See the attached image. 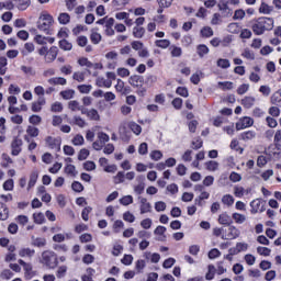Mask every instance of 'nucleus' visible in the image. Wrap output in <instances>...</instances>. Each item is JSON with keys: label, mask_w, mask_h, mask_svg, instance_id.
Returning a JSON list of instances; mask_svg holds the SVG:
<instances>
[{"label": "nucleus", "mask_w": 281, "mask_h": 281, "mask_svg": "<svg viewBox=\"0 0 281 281\" xmlns=\"http://www.w3.org/2000/svg\"><path fill=\"white\" fill-rule=\"evenodd\" d=\"M251 126H254V119L244 116L236 123V131H245V128H251Z\"/></svg>", "instance_id": "nucleus-8"}, {"label": "nucleus", "mask_w": 281, "mask_h": 281, "mask_svg": "<svg viewBox=\"0 0 281 281\" xmlns=\"http://www.w3.org/2000/svg\"><path fill=\"white\" fill-rule=\"evenodd\" d=\"M113 229L115 234H120L124 229V222L122 220H116L113 224Z\"/></svg>", "instance_id": "nucleus-54"}, {"label": "nucleus", "mask_w": 281, "mask_h": 281, "mask_svg": "<svg viewBox=\"0 0 281 281\" xmlns=\"http://www.w3.org/2000/svg\"><path fill=\"white\" fill-rule=\"evenodd\" d=\"M176 93L178 95H181V98H188V95H190V92L188 91V88H186V87H178L176 90Z\"/></svg>", "instance_id": "nucleus-60"}, {"label": "nucleus", "mask_w": 281, "mask_h": 281, "mask_svg": "<svg viewBox=\"0 0 281 281\" xmlns=\"http://www.w3.org/2000/svg\"><path fill=\"white\" fill-rule=\"evenodd\" d=\"M155 45L160 49H168L170 47V40H156Z\"/></svg>", "instance_id": "nucleus-38"}, {"label": "nucleus", "mask_w": 281, "mask_h": 281, "mask_svg": "<svg viewBox=\"0 0 281 281\" xmlns=\"http://www.w3.org/2000/svg\"><path fill=\"white\" fill-rule=\"evenodd\" d=\"M68 109H70V111H81V113H87V109L80 105L78 101H70L68 103Z\"/></svg>", "instance_id": "nucleus-18"}, {"label": "nucleus", "mask_w": 281, "mask_h": 281, "mask_svg": "<svg viewBox=\"0 0 281 281\" xmlns=\"http://www.w3.org/2000/svg\"><path fill=\"white\" fill-rule=\"evenodd\" d=\"M269 30H273V19L271 18H259L252 24V32L256 36H261V34H265Z\"/></svg>", "instance_id": "nucleus-2"}, {"label": "nucleus", "mask_w": 281, "mask_h": 281, "mask_svg": "<svg viewBox=\"0 0 281 281\" xmlns=\"http://www.w3.org/2000/svg\"><path fill=\"white\" fill-rule=\"evenodd\" d=\"M52 25H54V16L47 12L41 13L37 21V30L44 32V34H49Z\"/></svg>", "instance_id": "nucleus-3"}, {"label": "nucleus", "mask_w": 281, "mask_h": 281, "mask_svg": "<svg viewBox=\"0 0 281 281\" xmlns=\"http://www.w3.org/2000/svg\"><path fill=\"white\" fill-rule=\"evenodd\" d=\"M155 236H159L157 240H166V226H157L154 231Z\"/></svg>", "instance_id": "nucleus-23"}, {"label": "nucleus", "mask_w": 281, "mask_h": 281, "mask_svg": "<svg viewBox=\"0 0 281 281\" xmlns=\"http://www.w3.org/2000/svg\"><path fill=\"white\" fill-rule=\"evenodd\" d=\"M234 196L232 194H225L222 196V203L224 205H227V207H232V205H234Z\"/></svg>", "instance_id": "nucleus-37"}, {"label": "nucleus", "mask_w": 281, "mask_h": 281, "mask_svg": "<svg viewBox=\"0 0 281 281\" xmlns=\"http://www.w3.org/2000/svg\"><path fill=\"white\" fill-rule=\"evenodd\" d=\"M271 104H276L277 106H281V90L274 92L270 98Z\"/></svg>", "instance_id": "nucleus-33"}, {"label": "nucleus", "mask_w": 281, "mask_h": 281, "mask_svg": "<svg viewBox=\"0 0 281 281\" xmlns=\"http://www.w3.org/2000/svg\"><path fill=\"white\" fill-rule=\"evenodd\" d=\"M249 192H251V189H244L240 186H235L234 187V195L237 199H243V196H245V194H249Z\"/></svg>", "instance_id": "nucleus-16"}, {"label": "nucleus", "mask_w": 281, "mask_h": 281, "mask_svg": "<svg viewBox=\"0 0 281 281\" xmlns=\"http://www.w3.org/2000/svg\"><path fill=\"white\" fill-rule=\"evenodd\" d=\"M249 249V244L245 241H239L235 245V247H232L228 249L229 254L237 255L243 254V251H247Z\"/></svg>", "instance_id": "nucleus-10"}, {"label": "nucleus", "mask_w": 281, "mask_h": 281, "mask_svg": "<svg viewBox=\"0 0 281 281\" xmlns=\"http://www.w3.org/2000/svg\"><path fill=\"white\" fill-rule=\"evenodd\" d=\"M10 216V211L8 210V206L0 202V221H8V217Z\"/></svg>", "instance_id": "nucleus-22"}, {"label": "nucleus", "mask_w": 281, "mask_h": 281, "mask_svg": "<svg viewBox=\"0 0 281 281\" xmlns=\"http://www.w3.org/2000/svg\"><path fill=\"white\" fill-rule=\"evenodd\" d=\"M243 58H246L247 60H254L256 58V55L254 52L249 48H245L241 53Z\"/></svg>", "instance_id": "nucleus-52"}, {"label": "nucleus", "mask_w": 281, "mask_h": 281, "mask_svg": "<svg viewBox=\"0 0 281 281\" xmlns=\"http://www.w3.org/2000/svg\"><path fill=\"white\" fill-rule=\"evenodd\" d=\"M36 181H38V171H33L30 175L27 190H32L36 186Z\"/></svg>", "instance_id": "nucleus-28"}, {"label": "nucleus", "mask_w": 281, "mask_h": 281, "mask_svg": "<svg viewBox=\"0 0 281 281\" xmlns=\"http://www.w3.org/2000/svg\"><path fill=\"white\" fill-rule=\"evenodd\" d=\"M170 49L172 58H181L183 54V49L181 47L172 45Z\"/></svg>", "instance_id": "nucleus-39"}, {"label": "nucleus", "mask_w": 281, "mask_h": 281, "mask_svg": "<svg viewBox=\"0 0 281 281\" xmlns=\"http://www.w3.org/2000/svg\"><path fill=\"white\" fill-rule=\"evenodd\" d=\"M244 260L249 267H254V265H256V256L251 254L245 255Z\"/></svg>", "instance_id": "nucleus-55"}, {"label": "nucleus", "mask_w": 281, "mask_h": 281, "mask_svg": "<svg viewBox=\"0 0 281 281\" xmlns=\"http://www.w3.org/2000/svg\"><path fill=\"white\" fill-rule=\"evenodd\" d=\"M232 218H233V221H235V223L237 225H243V223H245V221H247V216H245L240 213H233Z\"/></svg>", "instance_id": "nucleus-36"}, {"label": "nucleus", "mask_w": 281, "mask_h": 281, "mask_svg": "<svg viewBox=\"0 0 281 281\" xmlns=\"http://www.w3.org/2000/svg\"><path fill=\"white\" fill-rule=\"evenodd\" d=\"M23 139L14 137L11 143V155H13V157H19V155H21Z\"/></svg>", "instance_id": "nucleus-9"}, {"label": "nucleus", "mask_w": 281, "mask_h": 281, "mask_svg": "<svg viewBox=\"0 0 281 281\" xmlns=\"http://www.w3.org/2000/svg\"><path fill=\"white\" fill-rule=\"evenodd\" d=\"M72 144H74V146H82V144H85V137L80 134H77L72 138Z\"/></svg>", "instance_id": "nucleus-59"}, {"label": "nucleus", "mask_w": 281, "mask_h": 281, "mask_svg": "<svg viewBox=\"0 0 281 281\" xmlns=\"http://www.w3.org/2000/svg\"><path fill=\"white\" fill-rule=\"evenodd\" d=\"M47 82L48 85H52L54 87L56 86L65 87V85H67V79H65L64 77H53V78H49Z\"/></svg>", "instance_id": "nucleus-14"}, {"label": "nucleus", "mask_w": 281, "mask_h": 281, "mask_svg": "<svg viewBox=\"0 0 281 281\" xmlns=\"http://www.w3.org/2000/svg\"><path fill=\"white\" fill-rule=\"evenodd\" d=\"M47 104V101L45 100V97L37 98V101L32 103L31 111L33 113H41L43 111V106Z\"/></svg>", "instance_id": "nucleus-11"}, {"label": "nucleus", "mask_w": 281, "mask_h": 281, "mask_svg": "<svg viewBox=\"0 0 281 281\" xmlns=\"http://www.w3.org/2000/svg\"><path fill=\"white\" fill-rule=\"evenodd\" d=\"M266 205H267V202H265V200L255 199L250 202V213L262 214V212H265V210H267Z\"/></svg>", "instance_id": "nucleus-6"}, {"label": "nucleus", "mask_w": 281, "mask_h": 281, "mask_svg": "<svg viewBox=\"0 0 281 281\" xmlns=\"http://www.w3.org/2000/svg\"><path fill=\"white\" fill-rule=\"evenodd\" d=\"M82 115H87V117H89V120H92L94 122H98L100 120V114L98 113V110H95V109H91V110L86 109V113H82Z\"/></svg>", "instance_id": "nucleus-20"}, {"label": "nucleus", "mask_w": 281, "mask_h": 281, "mask_svg": "<svg viewBox=\"0 0 281 281\" xmlns=\"http://www.w3.org/2000/svg\"><path fill=\"white\" fill-rule=\"evenodd\" d=\"M33 220H34V223H36V225H43V223H45V214L34 213Z\"/></svg>", "instance_id": "nucleus-46"}, {"label": "nucleus", "mask_w": 281, "mask_h": 281, "mask_svg": "<svg viewBox=\"0 0 281 281\" xmlns=\"http://www.w3.org/2000/svg\"><path fill=\"white\" fill-rule=\"evenodd\" d=\"M125 181V173L124 171H119L116 173V176L113 177V182L115 183V186L120 184V183H124Z\"/></svg>", "instance_id": "nucleus-44"}, {"label": "nucleus", "mask_w": 281, "mask_h": 281, "mask_svg": "<svg viewBox=\"0 0 281 281\" xmlns=\"http://www.w3.org/2000/svg\"><path fill=\"white\" fill-rule=\"evenodd\" d=\"M276 116H267L266 123L269 128H276L278 126V121L274 119Z\"/></svg>", "instance_id": "nucleus-57"}, {"label": "nucleus", "mask_w": 281, "mask_h": 281, "mask_svg": "<svg viewBox=\"0 0 281 281\" xmlns=\"http://www.w3.org/2000/svg\"><path fill=\"white\" fill-rule=\"evenodd\" d=\"M36 254V250L31 249V248H22L19 251V256L21 258H32Z\"/></svg>", "instance_id": "nucleus-27"}, {"label": "nucleus", "mask_w": 281, "mask_h": 281, "mask_svg": "<svg viewBox=\"0 0 281 281\" xmlns=\"http://www.w3.org/2000/svg\"><path fill=\"white\" fill-rule=\"evenodd\" d=\"M196 54L200 58H203V56H207V54H210V48L207 45L200 44L196 46Z\"/></svg>", "instance_id": "nucleus-26"}, {"label": "nucleus", "mask_w": 281, "mask_h": 281, "mask_svg": "<svg viewBox=\"0 0 281 281\" xmlns=\"http://www.w3.org/2000/svg\"><path fill=\"white\" fill-rule=\"evenodd\" d=\"M240 236V229L234 225H228V228H224L222 240H236Z\"/></svg>", "instance_id": "nucleus-5"}, {"label": "nucleus", "mask_w": 281, "mask_h": 281, "mask_svg": "<svg viewBox=\"0 0 281 281\" xmlns=\"http://www.w3.org/2000/svg\"><path fill=\"white\" fill-rule=\"evenodd\" d=\"M46 144H48V146L50 148H55L56 150H60V142L56 138H52V136H48L46 138Z\"/></svg>", "instance_id": "nucleus-31"}, {"label": "nucleus", "mask_w": 281, "mask_h": 281, "mask_svg": "<svg viewBox=\"0 0 281 281\" xmlns=\"http://www.w3.org/2000/svg\"><path fill=\"white\" fill-rule=\"evenodd\" d=\"M65 173L68 175L69 177H76V175H78V171H76V166L66 165Z\"/></svg>", "instance_id": "nucleus-49"}, {"label": "nucleus", "mask_w": 281, "mask_h": 281, "mask_svg": "<svg viewBox=\"0 0 281 281\" xmlns=\"http://www.w3.org/2000/svg\"><path fill=\"white\" fill-rule=\"evenodd\" d=\"M32 0H19L18 9L24 11L30 8Z\"/></svg>", "instance_id": "nucleus-61"}, {"label": "nucleus", "mask_w": 281, "mask_h": 281, "mask_svg": "<svg viewBox=\"0 0 281 281\" xmlns=\"http://www.w3.org/2000/svg\"><path fill=\"white\" fill-rule=\"evenodd\" d=\"M120 203L121 205H125V206L133 204V195H125L121 198Z\"/></svg>", "instance_id": "nucleus-62"}, {"label": "nucleus", "mask_w": 281, "mask_h": 281, "mask_svg": "<svg viewBox=\"0 0 281 281\" xmlns=\"http://www.w3.org/2000/svg\"><path fill=\"white\" fill-rule=\"evenodd\" d=\"M115 90L119 93H126V88H124V82L122 81V79H117L115 85Z\"/></svg>", "instance_id": "nucleus-63"}, {"label": "nucleus", "mask_w": 281, "mask_h": 281, "mask_svg": "<svg viewBox=\"0 0 281 281\" xmlns=\"http://www.w3.org/2000/svg\"><path fill=\"white\" fill-rule=\"evenodd\" d=\"M26 136H24L25 142H27L30 144V137H38V127L29 125L26 128Z\"/></svg>", "instance_id": "nucleus-12"}, {"label": "nucleus", "mask_w": 281, "mask_h": 281, "mask_svg": "<svg viewBox=\"0 0 281 281\" xmlns=\"http://www.w3.org/2000/svg\"><path fill=\"white\" fill-rule=\"evenodd\" d=\"M132 34L134 38H144V34H146V29H144V26H134Z\"/></svg>", "instance_id": "nucleus-24"}, {"label": "nucleus", "mask_w": 281, "mask_h": 281, "mask_svg": "<svg viewBox=\"0 0 281 281\" xmlns=\"http://www.w3.org/2000/svg\"><path fill=\"white\" fill-rule=\"evenodd\" d=\"M138 205L140 214H150L153 212V204L144 196H138Z\"/></svg>", "instance_id": "nucleus-7"}, {"label": "nucleus", "mask_w": 281, "mask_h": 281, "mask_svg": "<svg viewBox=\"0 0 281 281\" xmlns=\"http://www.w3.org/2000/svg\"><path fill=\"white\" fill-rule=\"evenodd\" d=\"M217 67H220L221 69H229V67H232V64L229 63V59L220 58L217 60Z\"/></svg>", "instance_id": "nucleus-51"}, {"label": "nucleus", "mask_w": 281, "mask_h": 281, "mask_svg": "<svg viewBox=\"0 0 281 281\" xmlns=\"http://www.w3.org/2000/svg\"><path fill=\"white\" fill-rule=\"evenodd\" d=\"M31 245L33 247H45V245H47V239H45V237H32V241Z\"/></svg>", "instance_id": "nucleus-19"}, {"label": "nucleus", "mask_w": 281, "mask_h": 281, "mask_svg": "<svg viewBox=\"0 0 281 281\" xmlns=\"http://www.w3.org/2000/svg\"><path fill=\"white\" fill-rule=\"evenodd\" d=\"M57 21L60 25H68L71 21V15L69 13H59Z\"/></svg>", "instance_id": "nucleus-25"}, {"label": "nucleus", "mask_w": 281, "mask_h": 281, "mask_svg": "<svg viewBox=\"0 0 281 281\" xmlns=\"http://www.w3.org/2000/svg\"><path fill=\"white\" fill-rule=\"evenodd\" d=\"M128 82L132 87L137 88L142 87V82H144V80L142 79V77L134 75L130 77Z\"/></svg>", "instance_id": "nucleus-29"}, {"label": "nucleus", "mask_w": 281, "mask_h": 281, "mask_svg": "<svg viewBox=\"0 0 281 281\" xmlns=\"http://www.w3.org/2000/svg\"><path fill=\"white\" fill-rule=\"evenodd\" d=\"M205 167L210 172H216V170H218V162L215 160H210L205 162Z\"/></svg>", "instance_id": "nucleus-42"}, {"label": "nucleus", "mask_w": 281, "mask_h": 281, "mask_svg": "<svg viewBox=\"0 0 281 281\" xmlns=\"http://www.w3.org/2000/svg\"><path fill=\"white\" fill-rule=\"evenodd\" d=\"M217 87H220V89H223V91H229V90L234 89V82H232V81H220L217 83Z\"/></svg>", "instance_id": "nucleus-41"}, {"label": "nucleus", "mask_w": 281, "mask_h": 281, "mask_svg": "<svg viewBox=\"0 0 281 281\" xmlns=\"http://www.w3.org/2000/svg\"><path fill=\"white\" fill-rule=\"evenodd\" d=\"M34 42L37 45H43L42 47H40L37 49V54H38V56H43L45 63L50 64V63H54V60H56V58H58V47L57 46L47 47V43L49 45H54V43H56L55 37L36 34L34 36Z\"/></svg>", "instance_id": "nucleus-1"}, {"label": "nucleus", "mask_w": 281, "mask_h": 281, "mask_svg": "<svg viewBox=\"0 0 281 281\" xmlns=\"http://www.w3.org/2000/svg\"><path fill=\"white\" fill-rule=\"evenodd\" d=\"M207 270L205 276L206 280H214V276H216V267H214V265H209Z\"/></svg>", "instance_id": "nucleus-47"}, {"label": "nucleus", "mask_w": 281, "mask_h": 281, "mask_svg": "<svg viewBox=\"0 0 281 281\" xmlns=\"http://www.w3.org/2000/svg\"><path fill=\"white\" fill-rule=\"evenodd\" d=\"M41 262L48 269H56L58 267V256L50 250L43 251Z\"/></svg>", "instance_id": "nucleus-4"}, {"label": "nucleus", "mask_w": 281, "mask_h": 281, "mask_svg": "<svg viewBox=\"0 0 281 281\" xmlns=\"http://www.w3.org/2000/svg\"><path fill=\"white\" fill-rule=\"evenodd\" d=\"M200 34L203 38H210L211 36H214V31L210 26H204L201 31Z\"/></svg>", "instance_id": "nucleus-40"}, {"label": "nucleus", "mask_w": 281, "mask_h": 281, "mask_svg": "<svg viewBox=\"0 0 281 281\" xmlns=\"http://www.w3.org/2000/svg\"><path fill=\"white\" fill-rule=\"evenodd\" d=\"M97 137H98V139H99V142L101 143V144H106V143H109L110 142V139H111V137L109 136V134H106V133H104V132H99L98 134H97Z\"/></svg>", "instance_id": "nucleus-48"}, {"label": "nucleus", "mask_w": 281, "mask_h": 281, "mask_svg": "<svg viewBox=\"0 0 281 281\" xmlns=\"http://www.w3.org/2000/svg\"><path fill=\"white\" fill-rule=\"evenodd\" d=\"M90 41L93 45H100V43L102 42V34L98 32V29L91 30Z\"/></svg>", "instance_id": "nucleus-13"}, {"label": "nucleus", "mask_w": 281, "mask_h": 281, "mask_svg": "<svg viewBox=\"0 0 281 281\" xmlns=\"http://www.w3.org/2000/svg\"><path fill=\"white\" fill-rule=\"evenodd\" d=\"M241 104L245 109H251L256 104V98L254 97H245L241 100Z\"/></svg>", "instance_id": "nucleus-30"}, {"label": "nucleus", "mask_w": 281, "mask_h": 281, "mask_svg": "<svg viewBox=\"0 0 281 281\" xmlns=\"http://www.w3.org/2000/svg\"><path fill=\"white\" fill-rule=\"evenodd\" d=\"M257 254H259V256H271V249H269L268 247H262L259 246L257 247Z\"/></svg>", "instance_id": "nucleus-58"}, {"label": "nucleus", "mask_w": 281, "mask_h": 281, "mask_svg": "<svg viewBox=\"0 0 281 281\" xmlns=\"http://www.w3.org/2000/svg\"><path fill=\"white\" fill-rule=\"evenodd\" d=\"M227 32L231 34H238L240 32V25L236 22L228 24Z\"/></svg>", "instance_id": "nucleus-43"}, {"label": "nucleus", "mask_w": 281, "mask_h": 281, "mask_svg": "<svg viewBox=\"0 0 281 281\" xmlns=\"http://www.w3.org/2000/svg\"><path fill=\"white\" fill-rule=\"evenodd\" d=\"M123 221H125V223H135V215L131 213V211H127L123 213Z\"/></svg>", "instance_id": "nucleus-56"}, {"label": "nucleus", "mask_w": 281, "mask_h": 281, "mask_svg": "<svg viewBox=\"0 0 281 281\" xmlns=\"http://www.w3.org/2000/svg\"><path fill=\"white\" fill-rule=\"evenodd\" d=\"M218 223H220V225H227V227H228L229 225H232V223H234V221L232 220V216H229V214H227V212H224V213L220 214Z\"/></svg>", "instance_id": "nucleus-15"}, {"label": "nucleus", "mask_w": 281, "mask_h": 281, "mask_svg": "<svg viewBox=\"0 0 281 281\" xmlns=\"http://www.w3.org/2000/svg\"><path fill=\"white\" fill-rule=\"evenodd\" d=\"M60 95L64 100H71L74 95H76V91L69 89V90H64L60 92Z\"/></svg>", "instance_id": "nucleus-50"}, {"label": "nucleus", "mask_w": 281, "mask_h": 281, "mask_svg": "<svg viewBox=\"0 0 281 281\" xmlns=\"http://www.w3.org/2000/svg\"><path fill=\"white\" fill-rule=\"evenodd\" d=\"M240 139H243V142H251V139H256V132L254 131H246L243 132L239 135Z\"/></svg>", "instance_id": "nucleus-21"}, {"label": "nucleus", "mask_w": 281, "mask_h": 281, "mask_svg": "<svg viewBox=\"0 0 281 281\" xmlns=\"http://www.w3.org/2000/svg\"><path fill=\"white\" fill-rule=\"evenodd\" d=\"M35 46L34 43H25L24 44V49L21 50L22 56H27L29 54H32L34 52Z\"/></svg>", "instance_id": "nucleus-35"}, {"label": "nucleus", "mask_w": 281, "mask_h": 281, "mask_svg": "<svg viewBox=\"0 0 281 281\" xmlns=\"http://www.w3.org/2000/svg\"><path fill=\"white\" fill-rule=\"evenodd\" d=\"M77 89L81 93H91V89H93V86H91V85H81V86H78Z\"/></svg>", "instance_id": "nucleus-64"}, {"label": "nucleus", "mask_w": 281, "mask_h": 281, "mask_svg": "<svg viewBox=\"0 0 281 281\" xmlns=\"http://www.w3.org/2000/svg\"><path fill=\"white\" fill-rule=\"evenodd\" d=\"M23 269L25 271L24 276L26 280H32V278L34 277V274H32V263L24 265Z\"/></svg>", "instance_id": "nucleus-53"}, {"label": "nucleus", "mask_w": 281, "mask_h": 281, "mask_svg": "<svg viewBox=\"0 0 281 281\" xmlns=\"http://www.w3.org/2000/svg\"><path fill=\"white\" fill-rule=\"evenodd\" d=\"M59 47L64 52H71V49H74V45L69 41H67V40H60L59 41Z\"/></svg>", "instance_id": "nucleus-34"}, {"label": "nucleus", "mask_w": 281, "mask_h": 281, "mask_svg": "<svg viewBox=\"0 0 281 281\" xmlns=\"http://www.w3.org/2000/svg\"><path fill=\"white\" fill-rule=\"evenodd\" d=\"M70 124H75L76 126H79V128H85V126H87V121H85L82 117L76 115L70 121Z\"/></svg>", "instance_id": "nucleus-32"}, {"label": "nucleus", "mask_w": 281, "mask_h": 281, "mask_svg": "<svg viewBox=\"0 0 281 281\" xmlns=\"http://www.w3.org/2000/svg\"><path fill=\"white\" fill-rule=\"evenodd\" d=\"M97 87H104L105 89H111L113 87V81L105 79L104 77H98L95 80Z\"/></svg>", "instance_id": "nucleus-17"}, {"label": "nucleus", "mask_w": 281, "mask_h": 281, "mask_svg": "<svg viewBox=\"0 0 281 281\" xmlns=\"http://www.w3.org/2000/svg\"><path fill=\"white\" fill-rule=\"evenodd\" d=\"M259 12L261 14H271V12H273V7H270L269 4L262 2L259 8Z\"/></svg>", "instance_id": "nucleus-45"}]
</instances>
